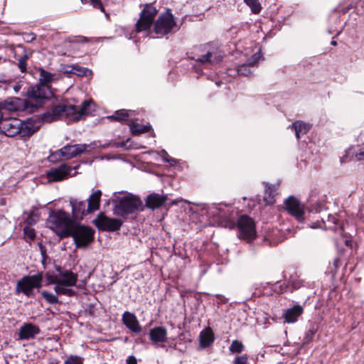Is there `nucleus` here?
<instances>
[{"label":"nucleus","instance_id":"ea45409f","mask_svg":"<svg viewBox=\"0 0 364 364\" xmlns=\"http://www.w3.org/2000/svg\"><path fill=\"white\" fill-rule=\"evenodd\" d=\"M23 234L26 240H29L30 241H33L36 237L35 230L29 226H26L23 228Z\"/></svg>","mask_w":364,"mask_h":364},{"label":"nucleus","instance_id":"6ab92c4d","mask_svg":"<svg viewBox=\"0 0 364 364\" xmlns=\"http://www.w3.org/2000/svg\"><path fill=\"white\" fill-rule=\"evenodd\" d=\"M56 270L59 272L60 285L66 287H74L77 281V275L70 270L61 271L60 266L56 267Z\"/></svg>","mask_w":364,"mask_h":364},{"label":"nucleus","instance_id":"aec40b11","mask_svg":"<svg viewBox=\"0 0 364 364\" xmlns=\"http://www.w3.org/2000/svg\"><path fill=\"white\" fill-rule=\"evenodd\" d=\"M149 339L154 343H163L167 341V330L163 326H156L149 331Z\"/></svg>","mask_w":364,"mask_h":364},{"label":"nucleus","instance_id":"f704fd0d","mask_svg":"<svg viewBox=\"0 0 364 364\" xmlns=\"http://www.w3.org/2000/svg\"><path fill=\"white\" fill-rule=\"evenodd\" d=\"M243 348L244 345L237 340L233 341L229 348L232 353H240L243 350Z\"/></svg>","mask_w":364,"mask_h":364},{"label":"nucleus","instance_id":"a18cd8bd","mask_svg":"<svg viewBox=\"0 0 364 364\" xmlns=\"http://www.w3.org/2000/svg\"><path fill=\"white\" fill-rule=\"evenodd\" d=\"M232 364H249L248 357L247 355L237 356L235 358Z\"/></svg>","mask_w":364,"mask_h":364},{"label":"nucleus","instance_id":"de8ad7c7","mask_svg":"<svg viewBox=\"0 0 364 364\" xmlns=\"http://www.w3.org/2000/svg\"><path fill=\"white\" fill-rule=\"evenodd\" d=\"M260 57H261L260 53H254L252 55L251 60H248L247 62L250 63V64H251L252 65L255 66L257 65L258 60H259Z\"/></svg>","mask_w":364,"mask_h":364},{"label":"nucleus","instance_id":"8fccbe9b","mask_svg":"<svg viewBox=\"0 0 364 364\" xmlns=\"http://www.w3.org/2000/svg\"><path fill=\"white\" fill-rule=\"evenodd\" d=\"M355 156L358 161L364 160V147L360 149L359 151L356 152Z\"/></svg>","mask_w":364,"mask_h":364},{"label":"nucleus","instance_id":"a211bd4d","mask_svg":"<svg viewBox=\"0 0 364 364\" xmlns=\"http://www.w3.org/2000/svg\"><path fill=\"white\" fill-rule=\"evenodd\" d=\"M41 332L40 328L32 323H24L19 328L18 336L20 340L34 338Z\"/></svg>","mask_w":364,"mask_h":364},{"label":"nucleus","instance_id":"a19ab883","mask_svg":"<svg viewBox=\"0 0 364 364\" xmlns=\"http://www.w3.org/2000/svg\"><path fill=\"white\" fill-rule=\"evenodd\" d=\"M289 281L291 287V291L299 289L304 284L301 279L294 278L293 277H291Z\"/></svg>","mask_w":364,"mask_h":364},{"label":"nucleus","instance_id":"423d86ee","mask_svg":"<svg viewBox=\"0 0 364 364\" xmlns=\"http://www.w3.org/2000/svg\"><path fill=\"white\" fill-rule=\"evenodd\" d=\"M43 272H38L34 275H26L16 283L15 293H23L27 297H34V289H39L42 287Z\"/></svg>","mask_w":364,"mask_h":364},{"label":"nucleus","instance_id":"f3484780","mask_svg":"<svg viewBox=\"0 0 364 364\" xmlns=\"http://www.w3.org/2000/svg\"><path fill=\"white\" fill-rule=\"evenodd\" d=\"M122 321L127 328L136 334H139L142 331V328L136 315L133 313L125 311L122 314Z\"/></svg>","mask_w":364,"mask_h":364},{"label":"nucleus","instance_id":"dca6fc26","mask_svg":"<svg viewBox=\"0 0 364 364\" xmlns=\"http://www.w3.org/2000/svg\"><path fill=\"white\" fill-rule=\"evenodd\" d=\"M73 169H76V168H72L66 164H63L58 168H50L46 175L49 179L53 181H60L70 175Z\"/></svg>","mask_w":364,"mask_h":364},{"label":"nucleus","instance_id":"49530a36","mask_svg":"<svg viewBox=\"0 0 364 364\" xmlns=\"http://www.w3.org/2000/svg\"><path fill=\"white\" fill-rule=\"evenodd\" d=\"M35 217H37V214L34 212L33 213H30L26 218V222L29 225H35L37 222V220L35 219Z\"/></svg>","mask_w":364,"mask_h":364},{"label":"nucleus","instance_id":"603ef678","mask_svg":"<svg viewBox=\"0 0 364 364\" xmlns=\"http://www.w3.org/2000/svg\"><path fill=\"white\" fill-rule=\"evenodd\" d=\"M90 4L93 6L94 8L97 9L99 6L102 4L100 0H90Z\"/></svg>","mask_w":364,"mask_h":364},{"label":"nucleus","instance_id":"473e14b6","mask_svg":"<svg viewBox=\"0 0 364 364\" xmlns=\"http://www.w3.org/2000/svg\"><path fill=\"white\" fill-rule=\"evenodd\" d=\"M42 296L45 299V300L50 304H60L61 302L59 301L58 298L52 293H50L47 291H43L41 292Z\"/></svg>","mask_w":364,"mask_h":364},{"label":"nucleus","instance_id":"c85d7f7f","mask_svg":"<svg viewBox=\"0 0 364 364\" xmlns=\"http://www.w3.org/2000/svg\"><path fill=\"white\" fill-rule=\"evenodd\" d=\"M130 110L119 109L116 111L114 114L109 116L108 118L112 121L125 122L129 119V112Z\"/></svg>","mask_w":364,"mask_h":364},{"label":"nucleus","instance_id":"79ce46f5","mask_svg":"<svg viewBox=\"0 0 364 364\" xmlns=\"http://www.w3.org/2000/svg\"><path fill=\"white\" fill-rule=\"evenodd\" d=\"M63 364H83V358L77 355H70Z\"/></svg>","mask_w":364,"mask_h":364},{"label":"nucleus","instance_id":"58836bf2","mask_svg":"<svg viewBox=\"0 0 364 364\" xmlns=\"http://www.w3.org/2000/svg\"><path fill=\"white\" fill-rule=\"evenodd\" d=\"M246 4L250 7L252 13L255 14H257L261 11L262 6L258 0H251V1L246 2Z\"/></svg>","mask_w":364,"mask_h":364},{"label":"nucleus","instance_id":"b1692460","mask_svg":"<svg viewBox=\"0 0 364 364\" xmlns=\"http://www.w3.org/2000/svg\"><path fill=\"white\" fill-rule=\"evenodd\" d=\"M304 311L300 305H295L292 308L287 309L284 314L285 321L287 323H294L297 321Z\"/></svg>","mask_w":364,"mask_h":364},{"label":"nucleus","instance_id":"5fc2aeb1","mask_svg":"<svg viewBox=\"0 0 364 364\" xmlns=\"http://www.w3.org/2000/svg\"><path fill=\"white\" fill-rule=\"evenodd\" d=\"M97 9H99L102 12L105 13V16H106V17H107V19H109V14H107V13L105 12V8H104V6H103L102 4H100V6H99V7H98Z\"/></svg>","mask_w":364,"mask_h":364},{"label":"nucleus","instance_id":"bf43d9fd","mask_svg":"<svg viewBox=\"0 0 364 364\" xmlns=\"http://www.w3.org/2000/svg\"><path fill=\"white\" fill-rule=\"evenodd\" d=\"M350 242H350V240H346V245L347 246L350 245Z\"/></svg>","mask_w":364,"mask_h":364},{"label":"nucleus","instance_id":"2eb2a0df","mask_svg":"<svg viewBox=\"0 0 364 364\" xmlns=\"http://www.w3.org/2000/svg\"><path fill=\"white\" fill-rule=\"evenodd\" d=\"M69 203L72 209V218L75 221L81 220L85 215L92 213L87 210V203L85 200L77 198H70Z\"/></svg>","mask_w":364,"mask_h":364},{"label":"nucleus","instance_id":"5701e85b","mask_svg":"<svg viewBox=\"0 0 364 364\" xmlns=\"http://www.w3.org/2000/svg\"><path fill=\"white\" fill-rule=\"evenodd\" d=\"M200 346L203 348H208L214 341V333L209 327L203 329L199 336Z\"/></svg>","mask_w":364,"mask_h":364},{"label":"nucleus","instance_id":"412c9836","mask_svg":"<svg viewBox=\"0 0 364 364\" xmlns=\"http://www.w3.org/2000/svg\"><path fill=\"white\" fill-rule=\"evenodd\" d=\"M167 197L166 196H161L158 193H152L149 194L146 199V205L150 209H156L162 206Z\"/></svg>","mask_w":364,"mask_h":364},{"label":"nucleus","instance_id":"7ed1b4c3","mask_svg":"<svg viewBox=\"0 0 364 364\" xmlns=\"http://www.w3.org/2000/svg\"><path fill=\"white\" fill-rule=\"evenodd\" d=\"M95 233L92 228L75 221L70 229H66L61 233L60 238L72 237L76 248L85 249L94 241Z\"/></svg>","mask_w":364,"mask_h":364},{"label":"nucleus","instance_id":"6e6d98bb","mask_svg":"<svg viewBox=\"0 0 364 364\" xmlns=\"http://www.w3.org/2000/svg\"><path fill=\"white\" fill-rule=\"evenodd\" d=\"M327 218H328V221L331 222L333 224H336V218H335L334 216H332V215H331L329 214V215H328Z\"/></svg>","mask_w":364,"mask_h":364},{"label":"nucleus","instance_id":"2f4dec72","mask_svg":"<svg viewBox=\"0 0 364 364\" xmlns=\"http://www.w3.org/2000/svg\"><path fill=\"white\" fill-rule=\"evenodd\" d=\"M251 67L254 66L250 64V63L248 62L239 65L237 68V74L245 77L251 75L252 73V71L251 70Z\"/></svg>","mask_w":364,"mask_h":364},{"label":"nucleus","instance_id":"a878e982","mask_svg":"<svg viewBox=\"0 0 364 364\" xmlns=\"http://www.w3.org/2000/svg\"><path fill=\"white\" fill-rule=\"evenodd\" d=\"M295 131V135L297 139H299L301 135L306 134L310 129V126L301 121H296L291 124Z\"/></svg>","mask_w":364,"mask_h":364},{"label":"nucleus","instance_id":"4be33fe9","mask_svg":"<svg viewBox=\"0 0 364 364\" xmlns=\"http://www.w3.org/2000/svg\"><path fill=\"white\" fill-rule=\"evenodd\" d=\"M102 191L96 190L91 193L87 199V211L94 213L100 208Z\"/></svg>","mask_w":364,"mask_h":364},{"label":"nucleus","instance_id":"bb28decb","mask_svg":"<svg viewBox=\"0 0 364 364\" xmlns=\"http://www.w3.org/2000/svg\"><path fill=\"white\" fill-rule=\"evenodd\" d=\"M276 194V188L274 186L265 183L264 200L265 201L266 204H273L274 203V196Z\"/></svg>","mask_w":364,"mask_h":364},{"label":"nucleus","instance_id":"e2e57ef3","mask_svg":"<svg viewBox=\"0 0 364 364\" xmlns=\"http://www.w3.org/2000/svg\"><path fill=\"white\" fill-rule=\"evenodd\" d=\"M244 1L246 3L247 1H251V0H244Z\"/></svg>","mask_w":364,"mask_h":364},{"label":"nucleus","instance_id":"864d4df0","mask_svg":"<svg viewBox=\"0 0 364 364\" xmlns=\"http://www.w3.org/2000/svg\"><path fill=\"white\" fill-rule=\"evenodd\" d=\"M36 39V35L34 33H30L27 35L26 41L31 42Z\"/></svg>","mask_w":364,"mask_h":364},{"label":"nucleus","instance_id":"c9c22d12","mask_svg":"<svg viewBox=\"0 0 364 364\" xmlns=\"http://www.w3.org/2000/svg\"><path fill=\"white\" fill-rule=\"evenodd\" d=\"M316 331H317V326L314 324H312L305 334V337L304 338V343H307L311 342L313 340V338H314V335L316 334Z\"/></svg>","mask_w":364,"mask_h":364},{"label":"nucleus","instance_id":"393cba45","mask_svg":"<svg viewBox=\"0 0 364 364\" xmlns=\"http://www.w3.org/2000/svg\"><path fill=\"white\" fill-rule=\"evenodd\" d=\"M39 82L38 83L44 85H50V84L58 80L57 75L46 71L42 68L38 69Z\"/></svg>","mask_w":364,"mask_h":364},{"label":"nucleus","instance_id":"c03bdc74","mask_svg":"<svg viewBox=\"0 0 364 364\" xmlns=\"http://www.w3.org/2000/svg\"><path fill=\"white\" fill-rule=\"evenodd\" d=\"M46 277L48 280V284H55L56 285H60V278H58L57 275H53L49 273H46Z\"/></svg>","mask_w":364,"mask_h":364},{"label":"nucleus","instance_id":"f8f14e48","mask_svg":"<svg viewBox=\"0 0 364 364\" xmlns=\"http://www.w3.org/2000/svg\"><path fill=\"white\" fill-rule=\"evenodd\" d=\"M93 223L101 231L114 232L120 229L123 221L120 219L109 218L102 212L97 215Z\"/></svg>","mask_w":364,"mask_h":364},{"label":"nucleus","instance_id":"9b49d317","mask_svg":"<svg viewBox=\"0 0 364 364\" xmlns=\"http://www.w3.org/2000/svg\"><path fill=\"white\" fill-rule=\"evenodd\" d=\"M238 237L252 242L256 237L255 224L254 220L249 216L243 215L237 220Z\"/></svg>","mask_w":364,"mask_h":364},{"label":"nucleus","instance_id":"3c124183","mask_svg":"<svg viewBox=\"0 0 364 364\" xmlns=\"http://www.w3.org/2000/svg\"><path fill=\"white\" fill-rule=\"evenodd\" d=\"M126 364H137L136 359L134 356L130 355L127 359V363Z\"/></svg>","mask_w":364,"mask_h":364},{"label":"nucleus","instance_id":"f257e3e1","mask_svg":"<svg viewBox=\"0 0 364 364\" xmlns=\"http://www.w3.org/2000/svg\"><path fill=\"white\" fill-rule=\"evenodd\" d=\"M91 101L85 100L78 109L75 105L68 101H62L42 114V121L52 122L56 120H63L68 124L77 122L87 115V109Z\"/></svg>","mask_w":364,"mask_h":364},{"label":"nucleus","instance_id":"e433bc0d","mask_svg":"<svg viewBox=\"0 0 364 364\" xmlns=\"http://www.w3.org/2000/svg\"><path fill=\"white\" fill-rule=\"evenodd\" d=\"M73 74L77 76H87L92 74V71L87 68L80 67L79 65H74Z\"/></svg>","mask_w":364,"mask_h":364},{"label":"nucleus","instance_id":"1a4fd4ad","mask_svg":"<svg viewBox=\"0 0 364 364\" xmlns=\"http://www.w3.org/2000/svg\"><path fill=\"white\" fill-rule=\"evenodd\" d=\"M157 14L158 10L152 4H145L135 24L136 32L140 33L149 30L154 25V19Z\"/></svg>","mask_w":364,"mask_h":364},{"label":"nucleus","instance_id":"4c0bfd02","mask_svg":"<svg viewBox=\"0 0 364 364\" xmlns=\"http://www.w3.org/2000/svg\"><path fill=\"white\" fill-rule=\"evenodd\" d=\"M29 56L27 53H25L22 56L19 58L18 60V67L20 69L21 73H24L26 71L27 68V60L28 59Z\"/></svg>","mask_w":364,"mask_h":364},{"label":"nucleus","instance_id":"f03ea898","mask_svg":"<svg viewBox=\"0 0 364 364\" xmlns=\"http://www.w3.org/2000/svg\"><path fill=\"white\" fill-rule=\"evenodd\" d=\"M39 128L40 123L32 119L23 122L16 117H9L0 122V132L10 137L16 135L22 138L28 137Z\"/></svg>","mask_w":364,"mask_h":364},{"label":"nucleus","instance_id":"cd10ccee","mask_svg":"<svg viewBox=\"0 0 364 364\" xmlns=\"http://www.w3.org/2000/svg\"><path fill=\"white\" fill-rule=\"evenodd\" d=\"M130 131L132 135H139L146 133L151 129L150 125H143L138 123H132L129 124Z\"/></svg>","mask_w":364,"mask_h":364},{"label":"nucleus","instance_id":"20e7f679","mask_svg":"<svg viewBox=\"0 0 364 364\" xmlns=\"http://www.w3.org/2000/svg\"><path fill=\"white\" fill-rule=\"evenodd\" d=\"M53 95L50 85H44L37 83L30 86L27 90L28 100L25 101V109L33 112L41 107L45 101Z\"/></svg>","mask_w":364,"mask_h":364},{"label":"nucleus","instance_id":"9d476101","mask_svg":"<svg viewBox=\"0 0 364 364\" xmlns=\"http://www.w3.org/2000/svg\"><path fill=\"white\" fill-rule=\"evenodd\" d=\"M175 28L176 23L174 16L168 9L158 17L154 25V31L156 34L164 36L174 31Z\"/></svg>","mask_w":364,"mask_h":364},{"label":"nucleus","instance_id":"7c9ffc66","mask_svg":"<svg viewBox=\"0 0 364 364\" xmlns=\"http://www.w3.org/2000/svg\"><path fill=\"white\" fill-rule=\"evenodd\" d=\"M66 287H67L65 285L58 284L54 287V291L57 294H63L68 296H73L76 294V292L74 290Z\"/></svg>","mask_w":364,"mask_h":364},{"label":"nucleus","instance_id":"c756f323","mask_svg":"<svg viewBox=\"0 0 364 364\" xmlns=\"http://www.w3.org/2000/svg\"><path fill=\"white\" fill-rule=\"evenodd\" d=\"M0 108L3 112L4 111L15 112L18 109L16 102L9 100L0 102Z\"/></svg>","mask_w":364,"mask_h":364},{"label":"nucleus","instance_id":"37998d69","mask_svg":"<svg viewBox=\"0 0 364 364\" xmlns=\"http://www.w3.org/2000/svg\"><path fill=\"white\" fill-rule=\"evenodd\" d=\"M289 287H290L289 282L288 283H286V282L280 283V282H277L275 284V289L277 288H279L278 293L282 294V293L287 291L288 290V289L289 288Z\"/></svg>","mask_w":364,"mask_h":364},{"label":"nucleus","instance_id":"680f3d73","mask_svg":"<svg viewBox=\"0 0 364 364\" xmlns=\"http://www.w3.org/2000/svg\"><path fill=\"white\" fill-rule=\"evenodd\" d=\"M321 221H322L323 223H325V221H324L323 218H321Z\"/></svg>","mask_w":364,"mask_h":364},{"label":"nucleus","instance_id":"09e8293b","mask_svg":"<svg viewBox=\"0 0 364 364\" xmlns=\"http://www.w3.org/2000/svg\"><path fill=\"white\" fill-rule=\"evenodd\" d=\"M130 141L129 139H128L127 141H120V142H113L112 144H111V146L112 147H114V148H124V147H126L127 146V144Z\"/></svg>","mask_w":364,"mask_h":364},{"label":"nucleus","instance_id":"13d9d810","mask_svg":"<svg viewBox=\"0 0 364 364\" xmlns=\"http://www.w3.org/2000/svg\"><path fill=\"white\" fill-rule=\"evenodd\" d=\"M69 68H70V69H66V70H65V73H72V74H73V71L74 70V65H72V66H70V67H69Z\"/></svg>","mask_w":364,"mask_h":364},{"label":"nucleus","instance_id":"4468645a","mask_svg":"<svg viewBox=\"0 0 364 364\" xmlns=\"http://www.w3.org/2000/svg\"><path fill=\"white\" fill-rule=\"evenodd\" d=\"M199 49L200 51L205 52V53L194 58L196 62L202 64L209 63L213 65L219 63L223 59V55L216 49L211 48L210 44L201 46Z\"/></svg>","mask_w":364,"mask_h":364},{"label":"nucleus","instance_id":"72a5a7b5","mask_svg":"<svg viewBox=\"0 0 364 364\" xmlns=\"http://www.w3.org/2000/svg\"><path fill=\"white\" fill-rule=\"evenodd\" d=\"M309 213H318L326 210L325 204L323 202L317 201L314 204H311L310 207L308 208Z\"/></svg>","mask_w":364,"mask_h":364},{"label":"nucleus","instance_id":"ddd939ff","mask_svg":"<svg viewBox=\"0 0 364 364\" xmlns=\"http://www.w3.org/2000/svg\"><path fill=\"white\" fill-rule=\"evenodd\" d=\"M284 208L297 221L304 220L305 206L294 196H290L284 200Z\"/></svg>","mask_w":364,"mask_h":364},{"label":"nucleus","instance_id":"0eeeda50","mask_svg":"<svg viewBox=\"0 0 364 364\" xmlns=\"http://www.w3.org/2000/svg\"><path fill=\"white\" fill-rule=\"evenodd\" d=\"M91 145L87 144H67L56 151L52 153L48 159L51 162L60 160L61 158L70 159L87 151Z\"/></svg>","mask_w":364,"mask_h":364},{"label":"nucleus","instance_id":"4d7b16f0","mask_svg":"<svg viewBox=\"0 0 364 364\" xmlns=\"http://www.w3.org/2000/svg\"><path fill=\"white\" fill-rule=\"evenodd\" d=\"M311 227L313 228H322L321 225L319 224L318 221H316V223H313L311 225Z\"/></svg>","mask_w":364,"mask_h":364},{"label":"nucleus","instance_id":"39448f33","mask_svg":"<svg viewBox=\"0 0 364 364\" xmlns=\"http://www.w3.org/2000/svg\"><path fill=\"white\" fill-rule=\"evenodd\" d=\"M114 214L117 216L126 217L140 210H143L142 201L139 197L129 194L113 201Z\"/></svg>","mask_w":364,"mask_h":364},{"label":"nucleus","instance_id":"6e6552de","mask_svg":"<svg viewBox=\"0 0 364 364\" xmlns=\"http://www.w3.org/2000/svg\"><path fill=\"white\" fill-rule=\"evenodd\" d=\"M47 221L48 223L52 224L53 227L58 228L57 235L60 238L61 233L66 229H70L73 223H75V220L73 218H70L69 213L63 210H50Z\"/></svg>","mask_w":364,"mask_h":364},{"label":"nucleus","instance_id":"052dcab7","mask_svg":"<svg viewBox=\"0 0 364 364\" xmlns=\"http://www.w3.org/2000/svg\"><path fill=\"white\" fill-rule=\"evenodd\" d=\"M331 45H333V46H336V45H337V43H336V41H332L331 42Z\"/></svg>","mask_w":364,"mask_h":364}]
</instances>
